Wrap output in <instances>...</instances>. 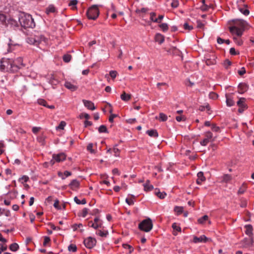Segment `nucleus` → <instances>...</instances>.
Returning <instances> with one entry per match:
<instances>
[{"instance_id":"obj_1","label":"nucleus","mask_w":254,"mask_h":254,"mask_svg":"<svg viewBox=\"0 0 254 254\" xmlns=\"http://www.w3.org/2000/svg\"><path fill=\"white\" fill-rule=\"evenodd\" d=\"M233 22L235 25L229 27L230 32L232 34L241 36L244 31L249 26L248 23L243 19H234Z\"/></svg>"},{"instance_id":"obj_2","label":"nucleus","mask_w":254,"mask_h":254,"mask_svg":"<svg viewBox=\"0 0 254 254\" xmlns=\"http://www.w3.org/2000/svg\"><path fill=\"white\" fill-rule=\"evenodd\" d=\"M18 21L21 26L24 28H33L35 26V23L32 16L29 14L21 13L18 16Z\"/></svg>"},{"instance_id":"obj_3","label":"nucleus","mask_w":254,"mask_h":254,"mask_svg":"<svg viewBox=\"0 0 254 254\" xmlns=\"http://www.w3.org/2000/svg\"><path fill=\"white\" fill-rule=\"evenodd\" d=\"M153 227L152 220L147 218L142 221L138 225V228L143 231L148 232L151 231Z\"/></svg>"},{"instance_id":"obj_4","label":"nucleus","mask_w":254,"mask_h":254,"mask_svg":"<svg viewBox=\"0 0 254 254\" xmlns=\"http://www.w3.org/2000/svg\"><path fill=\"white\" fill-rule=\"evenodd\" d=\"M12 59H2L0 60V68L6 71L12 72Z\"/></svg>"},{"instance_id":"obj_5","label":"nucleus","mask_w":254,"mask_h":254,"mask_svg":"<svg viewBox=\"0 0 254 254\" xmlns=\"http://www.w3.org/2000/svg\"><path fill=\"white\" fill-rule=\"evenodd\" d=\"M87 17L90 19L95 20L99 16V10L97 5L90 7L87 11Z\"/></svg>"},{"instance_id":"obj_6","label":"nucleus","mask_w":254,"mask_h":254,"mask_svg":"<svg viewBox=\"0 0 254 254\" xmlns=\"http://www.w3.org/2000/svg\"><path fill=\"white\" fill-rule=\"evenodd\" d=\"M12 72H13L17 71L18 69L24 66L23 64V59L21 57H18L14 60L12 59Z\"/></svg>"},{"instance_id":"obj_7","label":"nucleus","mask_w":254,"mask_h":254,"mask_svg":"<svg viewBox=\"0 0 254 254\" xmlns=\"http://www.w3.org/2000/svg\"><path fill=\"white\" fill-rule=\"evenodd\" d=\"M245 101L246 99L245 98H240L237 102V105L239 107L238 112L240 113H242L248 108L247 105L245 104Z\"/></svg>"},{"instance_id":"obj_8","label":"nucleus","mask_w":254,"mask_h":254,"mask_svg":"<svg viewBox=\"0 0 254 254\" xmlns=\"http://www.w3.org/2000/svg\"><path fill=\"white\" fill-rule=\"evenodd\" d=\"M96 241L92 237H88L84 240V244L86 247L91 249L96 245Z\"/></svg>"},{"instance_id":"obj_9","label":"nucleus","mask_w":254,"mask_h":254,"mask_svg":"<svg viewBox=\"0 0 254 254\" xmlns=\"http://www.w3.org/2000/svg\"><path fill=\"white\" fill-rule=\"evenodd\" d=\"M209 240L211 241V240L206 237L205 235H201L200 237L194 236L193 239V242L194 243L200 242L206 243Z\"/></svg>"},{"instance_id":"obj_10","label":"nucleus","mask_w":254,"mask_h":254,"mask_svg":"<svg viewBox=\"0 0 254 254\" xmlns=\"http://www.w3.org/2000/svg\"><path fill=\"white\" fill-rule=\"evenodd\" d=\"M216 57L215 55H212L211 56H210L209 58H206V64L207 65H214L216 64Z\"/></svg>"},{"instance_id":"obj_11","label":"nucleus","mask_w":254,"mask_h":254,"mask_svg":"<svg viewBox=\"0 0 254 254\" xmlns=\"http://www.w3.org/2000/svg\"><path fill=\"white\" fill-rule=\"evenodd\" d=\"M65 155L63 153H60L58 154H53V158L57 162H60L63 161L65 159Z\"/></svg>"},{"instance_id":"obj_12","label":"nucleus","mask_w":254,"mask_h":254,"mask_svg":"<svg viewBox=\"0 0 254 254\" xmlns=\"http://www.w3.org/2000/svg\"><path fill=\"white\" fill-rule=\"evenodd\" d=\"M82 101L85 107H86L88 109L94 110L96 109L94 103L91 101L86 100H83Z\"/></svg>"},{"instance_id":"obj_13","label":"nucleus","mask_w":254,"mask_h":254,"mask_svg":"<svg viewBox=\"0 0 254 254\" xmlns=\"http://www.w3.org/2000/svg\"><path fill=\"white\" fill-rule=\"evenodd\" d=\"M239 93L240 94H243L244 92L247 91L248 89V85L245 83H241L238 85Z\"/></svg>"},{"instance_id":"obj_14","label":"nucleus","mask_w":254,"mask_h":254,"mask_svg":"<svg viewBox=\"0 0 254 254\" xmlns=\"http://www.w3.org/2000/svg\"><path fill=\"white\" fill-rule=\"evenodd\" d=\"M35 39L36 46L39 45L42 41H45V38L42 35L33 36Z\"/></svg>"},{"instance_id":"obj_15","label":"nucleus","mask_w":254,"mask_h":254,"mask_svg":"<svg viewBox=\"0 0 254 254\" xmlns=\"http://www.w3.org/2000/svg\"><path fill=\"white\" fill-rule=\"evenodd\" d=\"M253 240L252 237L245 238L244 240V246L246 248H248L253 245Z\"/></svg>"},{"instance_id":"obj_16","label":"nucleus","mask_w":254,"mask_h":254,"mask_svg":"<svg viewBox=\"0 0 254 254\" xmlns=\"http://www.w3.org/2000/svg\"><path fill=\"white\" fill-rule=\"evenodd\" d=\"M165 37L164 36L160 34L157 33L155 35V40L156 42H158L159 44H161L164 41Z\"/></svg>"},{"instance_id":"obj_17","label":"nucleus","mask_w":254,"mask_h":254,"mask_svg":"<svg viewBox=\"0 0 254 254\" xmlns=\"http://www.w3.org/2000/svg\"><path fill=\"white\" fill-rule=\"evenodd\" d=\"M197 176L198 178L196 180V183L198 185H200L202 182L205 180L203 173L202 172H198L197 174Z\"/></svg>"},{"instance_id":"obj_18","label":"nucleus","mask_w":254,"mask_h":254,"mask_svg":"<svg viewBox=\"0 0 254 254\" xmlns=\"http://www.w3.org/2000/svg\"><path fill=\"white\" fill-rule=\"evenodd\" d=\"M64 86L66 88L72 91L76 90L78 88L77 86H75L70 82L67 81L65 82Z\"/></svg>"},{"instance_id":"obj_19","label":"nucleus","mask_w":254,"mask_h":254,"mask_svg":"<svg viewBox=\"0 0 254 254\" xmlns=\"http://www.w3.org/2000/svg\"><path fill=\"white\" fill-rule=\"evenodd\" d=\"M144 190L145 191H150L153 189V186L150 184L149 180H147L146 183L143 184Z\"/></svg>"},{"instance_id":"obj_20","label":"nucleus","mask_w":254,"mask_h":254,"mask_svg":"<svg viewBox=\"0 0 254 254\" xmlns=\"http://www.w3.org/2000/svg\"><path fill=\"white\" fill-rule=\"evenodd\" d=\"M246 230L245 231L246 234L249 236V237H252L253 235V227L251 225H247L245 226Z\"/></svg>"},{"instance_id":"obj_21","label":"nucleus","mask_w":254,"mask_h":254,"mask_svg":"<svg viewBox=\"0 0 254 254\" xmlns=\"http://www.w3.org/2000/svg\"><path fill=\"white\" fill-rule=\"evenodd\" d=\"M172 228L173 229V235L176 236L177 235V232L181 231V227L177 225L176 223H174L172 224Z\"/></svg>"},{"instance_id":"obj_22","label":"nucleus","mask_w":254,"mask_h":254,"mask_svg":"<svg viewBox=\"0 0 254 254\" xmlns=\"http://www.w3.org/2000/svg\"><path fill=\"white\" fill-rule=\"evenodd\" d=\"M226 104L229 107H231L233 106L235 104V102L233 101V99L230 97L228 94H226Z\"/></svg>"},{"instance_id":"obj_23","label":"nucleus","mask_w":254,"mask_h":254,"mask_svg":"<svg viewBox=\"0 0 254 254\" xmlns=\"http://www.w3.org/2000/svg\"><path fill=\"white\" fill-rule=\"evenodd\" d=\"M146 133L151 137H156L158 136V133L155 129L148 130L146 131Z\"/></svg>"},{"instance_id":"obj_24","label":"nucleus","mask_w":254,"mask_h":254,"mask_svg":"<svg viewBox=\"0 0 254 254\" xmlns=\"http://www.w3.org/2000/svg\"><path fill=\"white\" fill-rule=\"evenodd\" d=\"M78 2V1L77 0H71L68 3V6H70L72 10L77 9L76 5Z\"/></svg>"},{"instance_id":"obj_25","label":"nucleus","mask_w":254,"mask_h":254,"mask_svg":"<svg viewBox=\"0 0 254 254\" xmlns=\"http://www.w3.org/2000/svg\"><path fill=\"white\" fill-rule=\"evenodd\" d=\"M71 175V173L69 171H65L63 173L61 172H59L58 173V176L61 177L63 180L66 177L70 176Z\"/></svg>"},{"instance_id":"obj_26","label":"nucleus","mask_w":254,"mask_h":254,"mask_svg":"<svg viewBox=\"0 0 254 254\" xmlns=\"http://www.w3.org/2000/svg\"><path fill=\"white\" fill-rule=\"evenodd\" d=\"M69 186L72 190H74L79 187V183L76 180H73L70 183Z\"/></svg>"},{"instance_id":"obj_27","label":"nucleus","mask_w":254,"mask_h":254,"mask_svg":"<svg viewBox=\"0 0 254 254\" xmlns=\"http://www.w3.org/2000/svg\"><path fill=\"white\" fill-rule=\"evenodd\" d=\"M155 194L160 198L163 199L166 195L165 192H160L159 190L156 189L155 190Z\"/></svg>"},{"instance_id":"obj_28","label":"nucleus","mask_w":254,"mask_h":254,"mask_svg":"<svg viewBox=\"0 0 254 254\" xmlns=\"http://www.w3.org/2000/svg\"><path fill=\"white\" fill-rule=\"evenodd\" d=\"M56 11V8L53 5H49L46 9V12L47 14H49L50 13H54Z\"/></svg>"},{"instance_id":"obj_29","label":"nucleus","mask_w":254,"mask_h":254,"mask_svg":"<svg viewBox=\"0 0 254 254\" xmlns=\"http://www.w3.org/2000/svg\"><path fill=\"white\" fill-rule=\"evenodd\" d=\"M17 194H18V192L16 190L10 191L7 193V194L8 195L9 197L11 199H13L15 198L17 196Z\"/></svg>"},{"instance_id":"obj_30","label":"nucleus","mask_w":254,"mask_h":254,"mask_svg":"<svg viewBox=\"0 0 254 254\" xmlns=\"http://www.w3.org/2000/svg\"><path fill=\"white\" fill-rule=\"evenodd\" d=\"M96 234L102 237H106L108 234V232L107 230H98L96 232Z\"/></svg>"},{"instance_id":"obj_31","label":"nucleus","mask_w":254,"mask_h":254,"mask_svg":"<svg viewBox=\"0 0 254 254\" xmlns=\"http://www.w3.org/2000/svg\"><path fill=\"white\" fill-rule=\"evenodd\" d=\"M130 98V95L127 94L125 92H124L121 95V98L124 101H127L129 100Z\"/></svg>"},{"instance_id":"obj_32","label":"nucleus","mask_w":254,"mask_h":254,"mask_svg":"<svg viewBox=\"0 0 254 254\" xmlns=\"http://www.w3.org/2000/svg\"><path fill=\"white\" fill-rule=\"evenodd\" d=\"M232 180V176L229 174H225L222 177V182L223 183H228Z\"/></svg>"},{"instance_id":"obj_33","label":"nucleus","mask_w":254,"mask_h":254,"mask_svg":"<svg viewBox=\"0 0 254 254\" xmlns=\"http://www.w3.org/2000/svg\"><path fill=\"white\" fill-rule=\"evenodd\" d=\"M45 138H46V136L42 135L38 136L37 137V140L42 145H44L45 144Z\"/></svg>"},{"instance_id":"obj_34","label":"nucleus","mask_w":254,"mask_h":254,"mask_svg":"<svg viewBox=\"0 0 254 254\" xmlns=\"http://www.w3.org/2000/svg\"><path fill=\"white\" fill-rule=\"evenodd\" d=\"M77 250L76 246L74 244H71L68 246V251L70 252H75Z\"/></svg>"},{"instance_id":"obj_35","label":"nucleus","mask_w":254,"mask_h":254,"mask_svg":"<svg viewBox=\"0 0 254 254\" xmlns=\"http://www.w3.org/2000/svg\"><path fill=\"white\" fill-rule=\"evenodd\" d=\"M208 219V217L207 215H205L202 217L199 218L197 220V222L199 224H203L205 221H206Z\"/></svg>"},{"instance_id":"obj_36","label":"nucleus","mask_w":254,"mask_h":254,"mask_svg":"<svg viewBox=\"0 0 254 254\" xmlns=\"http://www.w3.org/2000/svg\"><path fill=\"white\" fill-rule=\"evenodd\" d=\"M19 248V246L17 243H12L9 246V249L13 252H16Z\"/></svg>"},{"instance_id":"obj_37","label":"nucleus","mask_w":254,"mask_h":254,"mask_svg":"<svg viewBox=\"0 0 254 254\" xmlns=\"http://www.w3.org/2000/svg\"><path fill=\"white\" fill-rule=\"evenodd\" d=\"M93 144L92 143H90L87 146V151H89L91 154H95L96 151L93 149Z\"/></svg>"},{"instance_id":"obj_38","label":"nucleus","mask_w":254,"mask_h":254,"mask_svg":"<svg viewBox=\"0 0 254 254\" xmlns=\"http://www.w3.org/2000/svg\"><path fill=\"white\" fill-rule=\"evenodd\" d=\"M239 11L245 15H248L250 13L249 9L245 8V7H239Z\"/></svg>"},{"instance_id":"obj_39","label":"nucleus","mask_w":254,"mask_h":254,"mask_svg":"<svg viewBox=\"0 0 254 254\" xmlns=\"http://www.w3.org/2000/svg\"><path fill=\"white\" fill-rule=\"evenodd\" d=\"M89 225L95 229H97L98 228L101 227V223H93L92 221L89 222Z\"/></svg>"},{"instance_id":"obj_40","label":"nucleus","mask_w":254,"mask_h":254,"mask_svg":"<svg viewBox=\"0 0 254 254\" xmlns=\"http://www.w3.org/2000/svg\"><path fill=\"white\" fill-rule=\"evenodd\" d=\"M167 119H168V117H167V115H166L165 114H164L163 113H160L159 114V120H160V121L165 122L167 120Z\"/></svg>"},{"instance_id":"obj_41","label":"nucleus","mask_w":254,"mask_h":254,"mask_svg":"<svg viewBox=\"0 0 254 254\" xmlns=\"http://www.w3.org/2000/svg\"><path fill=\"white\" fill-rule=\"evenodd\" d=\"M98 131L100 133H106L108 132L107 128L105 125H101L98 128Z\"/></svg>"},{"instance_id":"obj_42","label":"nucleus","mask_w":254,"mask_h":254,"mask_svg":"<svg viewBox=\"0 0 254 254\" xmlns=\"http://www.w3.org/2000/svg\"><path fill=\"white\" fill-rule=\"evenodd\" d=\"M71 55H70L69 54L64 55L63 56V61L65 63H68V62H69L70 61V60H71Z\"/></svg>"},{"instance_id":"obj_43","label":"nucleus","mask_w":254,"mask_h":254,"mask_svg":"<svg viewBox=\"0 0 254 254\" xmlns=\"http://www.w3.org/2000/svg\"><path fill=\"white\" fill-rule=\"evenodd\" d=\"M159 27L164 32L167 31L169 28L168 24L166 23L161 24Z\"/></svg>"},{"instance_id":"obj_44","label":"nucleus","mask_w":254,"mask_h":254,"mask_svg":"<svg viewBox=\"0 0 254 254\" xmlns=\"http://www.w3.org/2000/svg\"><path fill=\"white\" fill-rule=\"evenodd\" d=\"M184 210V208L182 206H175L174 208V211L178 213V214H181Z\"/></svg>"},{"instance_id":"obj_45","label":"nucleus","mask_w":254,"mask_h":254,"mask_svg":"<svg viewBox=\"0 0 254 254\" xmlns=\"http://www.w3.org/2000/svg\"><path fill=\"white\" fill-rule=\"evenodd\" d=\"M150 19L151 20V21L153 22H158V20H157V19L156 18H155V17L156 16V14L155 12H151L150 13Z\"/></svg>"},{"instance_id":"obj_46","label":"nucleus","mask_w":254,"mask_h":254,"mask_svg":"<svg viewBox=\"0 0 254 254\" xmlns=\"http://www.w3.org/2000/svg\"><path fill=\"white\" fill-rule=\"evenodd\" d=\"M66 125V123L64 121H62L60 122L58 126L56 127L57 130L64 129V127Z\"/></svg>"},{"instance_id":"obj_47","label":"nucleus","mask_w":254,"mask_h":254,"mask_svg":"<svg viewBox=\"0 0 254 254\" xmlns=\"http://www.w3.org/2000/svg\"><path fill=\"white\" fill-rule=\"evenodd\" d=\"M123 247L125 249H127L129 250V253L130 254L133 251V248L129 245L127 244H124Z\"/></svg>"},{"instance_id":"obj_48","label":"nucleus","mask_w":254,"mask_h":254,"mask_svg":"<svg viewBox=\"0 0 254 254\" xmlns=\"http://www.w3.org/2000/svg\"><path fill=\"white\" fill-rule=\"evenodd\" d=\"M27 41L29 44L36 46L35 39H34L33 36L28 38Z\"/></svg>"},{"instance_id":"obj_49","label":"nucleus","mask_w":254,"mask_h":254,"mask_svg":"<svg viewBox=\"0 0 254 254\" xmlns=\"http://www.w3.org/2000/svg\"><path fill=\"white\" fill-rule=\"evenodd\" d=\"M204 135L205 136V138L208 139L209 140H210V139H211L212 138L213 134H212V132L210 131L206 132L205 133Z\"/></svg>"},{"instance_id":"obj_50","label":"nucleus","mask_w":254,"mask_h":254,"mask_svg":"<svg viewBox=\"0 0 254 254\" xmlns=\"http://www.w3.org/2000/svg\"><path fill=\"white\" fill-rule=\"evenodd\" d=\"M37 103L40 105H42V106H43L45 107L47 106V102L44 99H39L37 100Z\"/></svg>"},{"instance_id":"obj_51","label":"nucleus","mask_w":254,"mask_h":254,"mask_svg":"<svg viewBox=\"0 0 254 254\" xmlns=\"http://www.w3.org/2000/svg\"><path fill=\"white\" fill-rule=\"evenodd\" d=\"M211 5H208L205 3L202 4V5L201 6L200 9L202 11H205L208 10L209 8L211 7Z\"/></svg>"},{"instance_id":"obj_52","label":"nucleus","mask_w":254,"mask_h":254,"mask_svg":"<svg viewBox=\"0 0 254 254\" xmlns=\"http://www.w3.org/2000/svg\"><path fill=\"white\" fill-rule=\"evenodd\" d=\"M232 63L229 60H225L223 63V66L228 68L231 65Z\"/></svg>"},{"instance_id":"obj_53","label":"nucleus","mask_w":254,"mask_h":254,"mask_svg":"<svg viewBox=\"0 0 254 254\" xmlns=\"http://www.w3.org/2000/svg\"><path fill=\"white\" fill-rule=\"evenodd\" d=\"M88 211H89V209L87 208H84L82 209V213H81V215L83 217H85L87 214H88Z\"/></svg>"},{"instance_id":"obj_54","label":"nucleus","mask_w":254,"mask_h":254,"mask_svg":"<svg viewBox=\"0 0 254 254\" xmlns=\"http://www.w3.org/2000/svg\"><path fill=\"white\" fill-rule=\"evenodd\" d=\"M211 129L212 131L215 132H219L220 131V127L217 126L215 124H213L211 126Z\"/></svg>"},{"instance_id":"obj_55","label":"nucleus","mask_w":254,"mask_h":254,"mask_svg":"<svg viewBox=\"0 0 254 254\" xmlns=\"http://www.w3.org/2000/svg\"><path fill=\"white\" fill-rule=\"evenodd\" d=\"M183 27L185 30H189V31L193 29V27L191 25H189L188 23H184Z\"/></svg>"},{"instance_id":"obj_56","label":"nucleus","mask_w":254,"mask_h":254,"mask_svg":"<svg viewBox=\"0 0 254 254\" xmlns=\"http://www.w3.org/2000/svg\"><path fill=\"white\" fill-rule=\"evenodd\" d=\"M9 23H10V24L11 25V26H13L14 27H18V26L17 22L13 19H10Z\"/></svg>"},{"instance_id":"obj_57","label":"nucleus","mask_w":254,"mask_h":254,"mask_svg":"<svg viewBox=\"0 0 254 254\" xmlns=\"http://www.w3.org/2000/svg\"><path fill=\"white\" fill-rule=\"evenodd\" d=\"M110 75L113 79H115L117 75V72L116 70H111L109 72Z\"/></svg>"},{"instance_id":"obj_58","label":"nucleus","mask_w":254,"mask_h":254,"mask_svg":"<svg viewBox=\"0 0 254 254\" xmlns=\"http://www.w3.org/2000/svg\"><path fill=\"white\" fill-rule=\"evenodd\" d=\"M179 5V1L178 0H172V2L171 3V6L172 7L176 8Z\"/></svg>"},{"instance_id":"obj_59","label":"nucleus","mask_w":254,"mask_h":254,"mask_svg":"<svg viewBox=\"0 0 254 254\" xmlns=\"http://www.w3.org/2000/svg\"><path fill=\"white\" fill-rule=\"evenodd\" d=\"M209 141L210 140L205 138L200 141V143L202 146H206L208 143Z\"/></svg>"},{"instance_id":"obj_60","label":"nucleus","mask_w":254,"mask_h":254,"mask_svg":"<svg viewBox=\"0 0 254 254\" xmlns=\"http://www.w3.org/2000/svg\"><path fill=\"white\" fill-rule=\"evenodd\" d=\"M205 109H207V110H210V107L208 105H207L205 106H200L199 107V110H200V111H203L205 110Z\"/></svg>"},{"instance_id":"obj_61","label":"nucleus","mask_w":254,"mask_h":254,"mask_svg":"<svg viewBox=\"0 0 254 254\" xmlns=\"http://www.w3.org/2000/svg\"><path fill=\"white\" fill-rule=\"evenodd\" d=\"M82 117L85 118L86 119V120H87L90 118V116L89 114H88L87 113H84L80 114V119Z\"/></svg>"},{"instance_id":"obj_62","label":"nucleus","mask_w":254,"mask_h":254,"mask_svg":"<svg viewBox=\"0 0 254 254\" xmlns=\"http://www.w3.org/2000/svg\"><path fill=\"white\" fill-rule=\"evenodd\" d=\"M112 150L114 152L115 156H119L120 150L118 148H116V147H114Z\"/></svg>"},{"instance_id":"obj_63","label":"nucleus","mask_w":254,"mask_h":254,"mask_svg":"<svg viewBox=\"0 0 254 254\" xmlns=\"http://www.w3.org/2000/svg\"><path fill=\"white\" fill-rule=\"evenodd\" d=\"M50 238L48 236L44 237V241L43 243V246H46L47 244L50 241Z\"/></svg>"},{"instance_id":"obj_64","label":"nucleus","mask_w":254,"mask_h":254,"mask_svg":"<svg viewBox=\"0 0 254 254\" xmlns=\"http://www.w3.org/2000/svg\"><path fill=\"white\" fill-rule=\"evenodd\" d=\"M7 249L6 246H4L2 244H0V254H1V253L3 251H5Z\"/></svg>"}]
</instances>
